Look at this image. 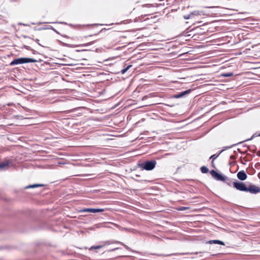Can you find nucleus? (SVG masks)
<instances>
[{"label":"nucleus","instance_id":"nucleus-35","mask_svg":"<svg viewBox=\"0 0 260 260\" xmlns=\"http://www.w3.org/2000/svg\"><path fill=\"white\" fill-rule=\"evenodd\" d=\"M230 157H231V159H233V157H234V156L233 155H231Z\"/></svg>","mask_w":260,"mask_h":260},{"label":"nucleus","instance_id":"nucleus-26","mask_svg":"<svg viewBox=\"0 0 260 260\" xmlns=\"http://www.w3.org/2000/svg\"><path fill=\"white\" fill-rule=\"evenodd\" d=\"M50 76L51 75H54V72H51L49 73Z\"/></svg>","mask_w":260,"mask_h":260},{"label":"nucleus","instance_id":"nucleus-31","mask_svg":"<svg viewBox=\"0 0 260 260\" xmlns=\"http://www.w3.org/2000/svg\"><path fill=\"white\" fill-rule=\"evenodd\" d=\"M112 225H113L114 226H118V225L116 224H114V223H111Z\"/></svg>","mask_w":260,"mask_h":260},{"label":"nucleus","instance_id":"nucleus-23","mask_svg":"<svg viewBox=\"0 0 260 260\" xmlns=\"http://www.w3.org/2000/svg\"><path fill=\"white\" fill-rule=\"evenodd\" d=\"M58 92L57 90H54V89H52V90H50V95L53 93V92Z\"/></svg>","mask_w":260,"mask_h":260},{"label":"nucleus","instance_id":"nucleus-15","mask_svg":"<svg viewBox=\"0 0 260 260\" xmlns=\"http://www.w3.org/2000/svg\"><path fill=\"white\" fill-rule=\"evenodd\" d=\"M132 67V65H128L126 68L122 69L121 71L122 74H125L129 69L130 68Z\"/></svg>","mask_w":260,"mask_h":260},{"label":"nucleus","instance_id":"nucleus-22","mask_svg":"<svg viewBox=\"0 0 260 260\" xmlns=\"http://www.w3.org/2000/svg\"><path fill=\"white\" fill-rule=\"evenodd\" d=\"M116 242V243H119V244H121V245H123V246L125 247V248L126 249H129V247H128L127 246H126V245H124V244L123 243H122V242H118V241H116V242Z\"/></svg>","mask_w":260,"mask_h":260},{"label":"nucleus","instance_id":"nucleus-27","mask_svg":"<svg viewBox=\"0 0 260 260\" xmlns=\"http://www.w3.org/2000/svg\"><path fill=\"white\" fill-rule=\"evenodd\" d=\"M106 30V28H103V29H102L100 31V32H103V31H105Z\"/></svg>","mask_w":260,"mask_h":260},{"label":"nucleus","instance_id":"nucleus-34","mask_svg":"<svg viewBox=\"0 0 260 260\" xmlns=\"http://www.w3.org/2000/svg\"><path fill=\"white\" fill-rule=\"evenodd\" d=\"M252 137H251V138H250V139H248L246 140V141H248V140H251V139H252Z\"/></svg>","mask_w":260,"mask_h":260},{"label":"nucleus","instance_id":"nucleus-21","mask_svg":"<svg viewBox=\"0 0 260 260\" xmlns=\"http://www.w3.org/2000/svg\"><path fill=\"white\" fill-rule=\"evenodd\" d=\"M54 138H58V135L56 134H54V135H52L50 133V137Z\"/></svg>","mask_w":260,"mask_h":260},{"label":"nucleus","instance_id":"nucleus-17","mask_svg":"<svg viewBox=\"0 0 260 260\" xmlns=\"http://www.w3.org/2000/svg\"><path fill=\"white\" fill-rule=\"evenodd\" d=\"M102 247V246L101 245H98V246H91L90 248V250H93V249H98Z\"/></svg>","mask_w":260,"mask_h":260},{"label":"nucleus","instance_id":"nucleus-2","mask_svg":"<svg viewBox=\"0 0 260 260\" xmlns=\"http://www.w3.org/2000/svg\"><path fill=\"white\" fill-rule=\"evenodd\" d=\"M36 60L30 58H19L14 59L11 63V66L22 64L24 63L34 62Z\"/></svg>","mask_w":260,"mask_h":260},{"label":"nucleus","instance_id":"nucleus-10","mask_svg":"<svg viewBox=\"0 0 260 260\" xmlns=\"http://www.w3.org/2000/svg\"><path fill=\"white\" fill-rule=\"evenodd\" d=\"M9 162L8 161L0 164V169H5L9 165Z\"/></svg>","mask_w":260,"mask_h":260},{"label":"nucleus","instance_id":"nucleus-12","mask_svg":"<svg viewBox=\"0 0 260 260\" xmlns=\"http://www.w3.org/2000/svg\"><path fill=\"white\" fill-rule=\"evenodd\" d=\"M224 151V149L223 150H221L218 154H213L212 155H211L210 157V159H212V162L213 163V160L214 159H215L223 151Z\"/></svg>","mask_w":260,"mask_h":260},{"label":"nucleus","instance_id":"nucleus-29","mask_svg":"<svg viewBox=\"0 0 260 260\" xmlns=\"http://www.w3.org/2000/svg\"><path fill=\"white\" fill-rule=\"evenodd\" d=\"M49 28H50V29H52V30H53L55 31V29L53 28V27H52V26H50Z\"/></svg>","mask_w":260,"mask_h":260},{"label":"nucleus","instance_id":"nucleus-20","mask_svg":"<svg viewBox=\"0 0 260 260\" xmlns=\"http://www.w3.org/2000/svg\"><path fill=\"white\" fill-rule=\"evenodd\" d=\"M94 43V41H92V42H90L89 43H86V44H82L81 45V46H83V47H86V46H88L89 45H92Z\"/></svg>","mask_w":260,"mask_h":260},{"label":"nucleus","instance_id":"nucleus-18","mask_svg":"<svg viewBox=\"0 0 260 260\" xmlns=\"http://www.w3.org/2000/svg\"><path fill=\"white\" fill-rule=\"evenodd\" d=\"M40 186H42V185H41V184H34V185H29V186H26V188H34V187H36Z\"/></svg>","mask_w":260,"mask_h":260},{"label":"nucleus","instance_id":"nucleus-32","mask_svg":"<svg viewBox=\"0 0 260 260\" xmlns=\"http://www.w3.org/2000/svg\"><path fill=\"white\" fill-rule=\"evenodd\" d=\"M105 227H106V228H113L112 227L110 226H108V225L105 226Z\"/></svg>","mask_w":260,"mask_h":260},{"label":"nucleus","instance_id":"nucleus-5","mask_svg":"<svg viewBox=\"0 0 260 260\" xmlns=\"http://www.w3.org/2000/svg\"><path fill=\"white\" fill-rule=\"evenodd\" d=\"M246 192H249L252 194H256L260 192V188L253 184H250L248 187H247Z\"/></svg>","mask_w":260,"mask_h":260},{"label":"nucleus","instance_id":"nucleus-7","mask_svg":"<svg viewBox=\"0 0 260 260\" xmlns=\"http://www.w3.org/2000/svg\"><path fill=\"white\" fill-rule=\"evenodd\" d=\"M104 211V209L102 208H84L81 210V212H91V213H98L102 212Z\"/></svg>","mask_w":260,"mask_h":260},{"label":"nucleus","instance_id":"nucleus-13","mask_svg":"<svg viewBox=\"0 0 260 260\" xmlns=\"http://www.w3.org/2000/svg\"><path fill=\"white\" fill-rule=\"evenodd\" d=\"M201 171L202 173L206 174L209 172V169L205 166L201 167Z\"/></svg>","mask_w":260,"mask_h":260},{"label":"nucleus","instance_id":"nucleus-14","mask_svg":"<svg viewBox=\"0 0 260 260\" xmlns=\"http://www.w3.org/2000/svg\"><path fill=\"white\" fill-rule=\"evenodd\" d=\"M49 157H50V168H51V167L53 168V166H55V164H52V161L54 159V156L53 155H50Z\"/></svg>","mask_w":260,"mask_h":260},{"label":"nucleus","instance_id":"nucleus-11","mask_svg":"<svg viewBox=\"0 0 260 260\" xmlns=\"http://www.w3.org/2000/svg\"><path fill=\"white\" fill-rule=\"evenodd\" d=\"M203 14L202 11H195L191 13V16L192 18H193L195 16L202 15Z\"/></svg>","mask_w":260,"mask_h":260},{"label":"nucleus","instance_id":"nucleus-37","mask_svg":"<svg viewBox=\"0 0 260 260\" xmlns=\"http://www.w3.org/2000/svg\"><path fill=\"white\" fill-rule=\"evenodd\" d=\"M258 136H260V134H259V135H258Z\"/></svg>","mask_w":260,"mask_h":260},{"label":"nucleus","instance_id":"nucleus-16","mask_svg":"<svg viewBox=\"0 0 260 260\" xmlns=\"http://www.w3.org/2000/svg\"><path fill=\"white\" fill-rule=\"evenodd\" d=\"M233 76V73L231 72V73H224L223 74H222V76L223 77H231V76Z\"/></svg>","mask_w":260,"mask_h":260},{"label":"nucleus","instance_id":"nucleus-36","mask_svg":"<svg viewBox=\"0 0 260 260\" xmlns=\"http://www.w3.org/2000/svg\"><path fill=\"white\" fill-rule=\"evenodd\" d=\"M53 83V81H51V82H50V84H51V83Z\"/></svg>","mask_w":260,"mask_h":260},{"label":"nucleus","instance_id":"nucleus-19","mask_svg":"<svg viewBox=\"0 0 260 260\" xmlns=\"http://www.w3.org/2000/svg\"><path fill=\"white\" fill-rule=\"evenodd\" d=\"M184 18L185 19H189L190 18H192V17L191 16V13L190 14H188V15H185L183 16Z\"/></svg>","mask_w":260,"mask_h":260},{"label":"nucleus","instance_id":"nucleus-25","mask_svg":"<svg viewBox=\"0 0 260 260\" xmlns=\"http://www.w3.org/2000/svg\"><path fill=\"white\" fill-rule=\"evenodd\" d=\"M54 124H55V123L53 122V123H50V128L52 127H54Z\"/></svg>","mask_w":260,"mask_h":260},{"label":"nucleus","instance_id":"nucleus-33","mask_svg":"<svg viewBox=\"0 0 260 260\" xmlns=\"http://www.w3.org/2000/svg\"><path fill=\"white\" fill-rule=\"evenodd\" d=\"M57 164H61V163L59 160H57Z\"/></svg>","mask_w":260,"mask_h":260},{"label":"nucleus","instance_id":"nucleus-1","mask_svg":"<svg viewBox=\"0 0 260 260\" xmlns=\"http://www.w3.org/2000/svg\"><path fill=\"white\" fill-rule=\"evenodd\" d=\"M156 163V161L154 159L146 160L139 163L138 165L142 170L151 171L154 169Z\"/></svg>","mask_w":260,"mask_h":260},{"label":"nucleus","instance_id":"nucleus-9","mask_svg":"<svg viewBox=\"0 0 260 260\" xmlns=\"http://www.w3.org/2000/svg\"><path fill=\"white\" fill-rule=\"evenodd\" d=\"M207 244H219L221 245H225L224 243L220 240H209L206 242Z\"/></svg>","mask_w":260,"mask_h":260},{"label":"nucleus","instance_id":"nucleus-6","mask_svg":"<svg viewBox=\"0 0 260 260\" xmlns=\"http://www.w3.org/2000/svg\"><path fill=\"white\" fill-rule=\"evenodd\" d=\"M191 90H192V89H191L186 90L185 91H183L179 92L177 94H174L173 95V97L175 99H179V98H183V97L185 96L186 95L189 94L191 92Z\"/></svg>","mask_w":260,"mask_h":260},{"label":"nucleus","instance_id":"nucleus-3","mask_svg":"<svg viewBox=\"0 0 260 260\" xmlns=\"http://www.w3.org/2000/svg\"><path fill=\"white\" fill-rule=\"evenodd\" d=\"M210 174L212 177L218 181H225L226 179V177L223 175L222 174L219 173L214 170H212L210 172Z\"/></svg>","mask_w":260,"mask_h":260},{"label":"nucleus","instance_id":"nucleus-28","mask_svg":"<svg viewBox=\"0 0 260 260\" xmlns=\"http://www.w3.org/2000/svg\"><path fill=\"white\" fill-rule=\"evenodd\" d=\"M231 147H232V146H227V147H225L224 148H225V149H227L231 148Z\"/></svg>","mask_w":260,"mask_h":260},{"label":"nucleus","instance_id":"nucleus-8","mask_svg":"<svg viewBox=\"0 0 260 260\" xmlns=\"http://www.w3.org/2000/svg\"><path fill=\"white\" fill-rule=\"evenodd\" d=\"M237 178L241 181H244L246 180L247 177L245 172L243 170L239 171L237 173Z\"/></svg>","mask_w":260,"mask_h":260},{"label":"nucleus","instance_id":"nucleus-4","mask_svg":"<svg viewBox=\"0 0 260 260\" xmlns=\"http://www.w3.org/2000/svg\"><path fill=\"white\" fill-rule=\"evenodd\" d=\"M233 185L234 187H235L236 189L246 192L247 186L244 182L240 181H235L233 182Z\"/></svg>","mask_w":260,"mask_h":260},{"label":"nucleus","instance_id":"nucleus-24","mask_svg":"<svg viewBox=\"0 0 260 260\" xmlns=\"http://www.w3.org/2000/svg\"><path fill=\"white\" fill-rule=\"evenodd\" d=\"M229 181H227L226 183V184L229 185V186H231V180H228Z\"/></svg>","mask_w":260,"mask_h":260},{"label":"nucleus","instance_id":"nucleus-30","mask_svg":"<svg viewBox=\"0 0 260 260\" xmlns=\"http://www.w3.org/2000/svg\"><path fill=\"white\" fill-rule=\"evenodd\" d=\"M58 101V100H55V101H52V102H50V103H53L56 102V101Z\"/></svg>","mask_w":260,"mask_h":260}]
</instances>
